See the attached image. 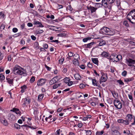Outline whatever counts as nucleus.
<instances>
[{
	"label": "nucleus",
	"mask_w": 135,
	"mask_h": 135,
	"mask_svg": "<svg viewBox=\"0 0 135 135\" xmlns=\"http://www.w3.org/2000/svg\"><path fill=\"white\" fill-rule=\"evenodd\" d=\"M12 73L15 74L22 75L26 76L27 75L26 70L19 65H16L12 69Z\"/></svg>",
	"instance_id": "f257e3e1"
},
{
	"label": "nucleus",
	"mask_w": 135,
	"mask_h": 135,
	"mask_svg": "<svg viewBox=\"0 0 135 135\" xmlns=\"http://www.w3.org/2000/svg\"><path fill=\"white\" fill-rule=\"evenodd\" d=\"M100 30L103 33L109 36H113L115 33V31L107 27H103Z\"/></svg>",
	"instance_id": "f03ea898"
},
{
	"label": "nucleus",
	"mask_w": 135,
	"mask_h": 135,
	"mask_svg": "<svg viewBox=\"0 0 135 135\" xmlns=\"http://www.w3.org/2000/svg\"><path fill=\"white\" fill-rule=\"evenodd\" d=\"M128 16H131L132 18L131 22L133 24H135V8L132 9L128 14Z\"/></svg>",
	"instance_id": "7ed1b4c3"
},
{
	"label": "nucleus",
	"mask_w": 135,
	"mask_h": 135,
	"mask_svg": "<svg viewBox=\"0 0 135 135\" xmlns=\"http://www.w3.org/2000/svg\"><path fill=\"white\" fill-rule=\"evenodd\" d=\"M113 103L114 105L117 109H120L121 108L122 104L118 100H114Z\"/></svg>",
	"instance_id": "20e7f679"
},
{
	"label": "nucleus",
	"mask_w": 135,
	"mask_h": 135,
	"mask_svg": "<svg viewBox=\"0 0 135 135\" xmlns=\"http://www.w3.org/2000/svg\"><path fill=\"white\" fill-rule=\"evenodd\" d=\"M126 63L130 66H133L132 64H134L135 63V60L131 58L126 59Z\"/></svg>",
	"instance_id": "39448f33"
},
{
	"label": "nucleus",
	"mask_w": 135,
	"mask_h": 135,
	"mask_svg": "<svg viewBox=\"0 0 135 135\" xmlns=\"http://www.w3.org/2000/svg\"><path fill=\"white\" fill-rule=\"evenodd\" d=\"M47 80L45 79H40L38 80L37 85L38 86H42L46 83Z\"/></svg>",
	"instance_id": "423d86ee"
},
{
	"label": "nucleus",
	"mask_w": 135,
	"mask_h": 135,
	"mask_svg": "<svg viewBox=\"0 0 135 135\" xmlns=\"http://www.w3.org/2000/svg\"><path fill=\"white\" fill-rule=\"evenodd\" d=\"M106 0H102V3L103 4V6L105 8H108L109 9H111L112 5H109L107 2L106 1ZM107 2H108V0H106Z\"/></svg>",
	"instance_id": "0eeeda50"
},
{
	"label": "nucleus",
	"mask_w": 135,
	"mask_h": 135,
	"mask_svg": "<svg viewBox=\"0 0 135 135\" xmlns=\"http://www.w3.org/2000/svg\"><path fill=\"white\" fill-rule=\"evenodd\" d=\"M118 122L119 123H122L126 125H128L129 123V122L126 119L125 120L122 119H120L118 120Z\"/></svg>",
	"instance_id": "6e6552de"
},
{
	"label": "nucleus",
	"mask_w": 135,
	"mask_h": 135,
	"mask_svg": "<svg viewBox=\"0 0 135 135\" xmlns=\"http://www.w3.org/2000/svg\"><path fill=\"white\" fill-rule=\"evenodd\" d=\"M101 74L102 76L101 78V80L104 82L106 81L107 79V74H105L103 72H101Z\"/></svg>",
	"instance_id": "1a4fd4ad"
},
{
	"label": "nucleus",
	"mask_w": 135,
	"mask_h": 135,
	"mask_svg": "<svg viewBox=\"0 0 135 135\" xmlns=\"http://www.w3.org/2000/svg\"><path fill=\"white\" fill-rule=\"evenodd\" d=\"M87 8L88 10L91 11V13L95 12L97 9V8H95L91 6H87Z\"/></svg>",
	"instance_id": "9d476101"
},
{
	"label": "nucleus",
	"mask_w": 135,
	"mask_h": 135,
	"mask_svg": "<svg viewBox=\"0 0 135 135\" xmlns=\"http://www.w3.org/2000/svg\"><path fill=\"white\" fill-rule=\"evenodd\" d=\"M6 79L7 82L9 84L10 86L13 85V81L14 79H10L9 78L6 77Z\"/></svg>",
	"instance_id": "9b49d317"
},
{
	"label": "nucleus",
	"mask_w": 135,
	"mask_h": 135,
	"mask_svg": "<svg viewBox=\"0 0 135 135\" xmlns=\"http://www.w3.org/2000/svg\"><path fill=\"white\" fill-rule=\"evenodd\" d=\"M92 79V84L94 86H98L99 88L100 87V85L98 83V81H97V80L95 79Z\"/></svg>",
	"instance_id": "f8f14e48"
},
{
	"label": "nucleus",
	"mask_w": 135,
	"mask_h": 135,
	"mask_svg": "<svg viewBox=\"0 0 135 135\" xmlns=\"http://www.w3.org/2000/svg\"><path fill=\"white\" fill-rule=\"evenodd\" d=\"M98 42H99V44L97 45L98 46H103L106 44L105 41L102 39H100Z\"/></svg>",
	"instance_id": "ddd939ff"
},
{
	"label": "nucleus",
	"mask_w": 135,
	"mask_h": 135,
	"mask_svg": "<svg viewBox=\"0 0 135 135\" xmlns=\"http://www.w3.org/2000/svg\"><path fill=\"white\" fill-rule=\"evenodd\" d=\"M10 111L15 112L17 114H19L20 115H21V112L18 109L13 108Z\"/></svg>",
	"instance_id": "4468645a"
},
{
	"label": "nucleus",
	"mask_w": 135,
	"mask_h": 135,
	"mask_svg": "<svg viewBox=\"0 0 135 135\" xmlns=\"http://www.w3.org/2000/svg\"><path fill=\"white\" fill-rule=\"evenodd\" d=\"M111 133L112 135H121L120 132L116 130H112Z\"/></svg>",
	"instance_id": "2eb2a0df"
},
{
	"label": "nucleus",
	"mask_w": 135,
	"mask_h": 135,
	"mask_svg": "<svg viewBox=\"0 0 135 135\" xmlns=\"http://www.w3.org/2000/svg\"><path fill=\"white\" fill-rule=\"evenodd\" d=\"M74 58L75 60L77 61V63L78 65L79 64L78 62V60L80 59V56L78 54H75L73 55Z\"/></svg>",
	"instance_id": "dca6fc26"
},
{
	"label": "nucleus",
	"mask_w": 135,
	"mask_h": 135,
	"mask_svg": "<svg viewBox=\"0 0 135 135\" xmlns=\"http://www.w3.org/2000/svg\"><path fill=\"white\" fill-rule=\"evenodd\" d=\"M134 77L132 78H125L124 79V81L126 83H128L130 81H133L134 79Z\"/></svg>",
	"instance_id": "f3484780"
},
{
	"label": "nucleus",
	"mask_w": 135,
	"mask_h": 135,
	"mask_svg": "<svg viewBox=\"0 0 135 135\" xmlns=\"http://www.w3.org/2000/svg\"><path fill=\"white\" fill-rule=\"evenodd\" d=\"M126 118V119L129 122L133 118V115L131 114H128L127 115Z\"/></svg>",
	"instance_id": "a211bd4d"
},
{
	"label": "nucleus",
	"mask_w": 135,
	"mask_h": 135,
	"mask_svg": "<svg viewBox=\"0 0 135 135\" xmlns=\"http://www.w3.org/2000/svg\"><path fill=\"white\" fill-rule=\"evenodd\" d=\"M59 80V79L56 80L54 78H53L50 81L49 83L50 85H52L54 83H56L58 82V81Z\"/></svg>",
	"instance_id": "6ab92c4d"
},
{
	"label": "nucleus",
	"mask_w": 135,
	"mask_h": 135,
	"mask_svg": "<svg viewBox=\"0 0 135 135\" xmlns=\"http://www.w3.org/2000/svg\"><path fill=\"white\" fill-rule=\"evenodd\" d=\"M8 117H9V119H11L14 120L15 119L16 117L15 115L12 113L9 114L8 115Z\"/></svg>",
	"instance_id": "aec40b11"
},
{
	"label": "nucleus",
	"mask_w": 135,
	"mask_h": 135,
	"mask_svg": "<svg viewBox=\"0 0 135 135\" xmlns=\"http://www.w3.org/2000/svg\"><path fill=\"white\" fill-rule=\"evenodd\" d=\"M91 59L92 62L93 63L98 65L99 61L97 58H92Z\"/></svg>",
	"instance_id": "412c9836"
},
{
	"label": "nucleus",
	"mask_w": 135,
	"mask_h": 135,
	"mask_svg": "<svg viewBox=\"0 0 135 135\" xmlns=\"http://www.w3.org/2000/svg\"><path fill=\"white\" fill-rule=\"evenodd\" d=\"M74 77L75 79L77 80H80L81 76L78 73L75 74L74 75Z\"/></svg>",
	"instance_id": "4be33fe9"
},
{
	"label": "nucleus",
	"mask_w": 135,
	"mask_h": 135,
	"mask_svg": "<svg viewBox=\"0 0 135 135\" xmlns=\"http://www.w3.org/2000/svg\"><path fill=\"white\" fill-rule=\"evenodd\" d=\"M111 92L114 98L117 99V98H118V96L117 93H116L115 91H111Z\"/></svg>",
	"instance_id": "5701e85b"
},
{
	"label": "nucleus",
	"mask_w": 135,
	"mask_h": 135,
	"mask_svg": "<svg viewBox=\"0 0 135 135\" xmlns=\"http://www.w3.org/2000/svg\"><path fill=\"white\" fill-rule=\"evenodd\" d=\"M101 55L103 57H107L109 56V54L105 51L103 52Z\"/></svg>",
	"instance_id": "b1692460"
},
{
	"label": "nucleus",
	"mask_w": 135,
	"mask_h": 135,
	"mask_svg": "<svg viewBox=\"0 0 135 135\" xmlns=\"http://www.w3.org/2000/svg\"><path fill=\"white\" fill-rule=\"evenodd\" d=\"M27 88V87L25 85H24L21 87V93H23L26 91V90Z\"/></svg>",
	"instance_id": "393cba45"
},
{
	"label": "nucleus",
	"mask_w": 135,
	"mask_h": 135,
	"mask_svg": "<svg viewBox=\"0 0 135 135\" xmlns=\"http://www.w3.org/2000/svg\"><path fill=\"white\" fill-rule=\"evenodd\" d=\"M1 122L5 126H7L8 125L7 121L4 119L1 120Z\"/></svg>",
	"instance_id": "a878e982"
},
{
	"label": "nucleus",
	"mask_w": 135,
	"mask_h": 135,
	"mask_svg": "<svg viewBox=\"0 0 135 135\" xmlns=\"http://www.w3.org/2000/svg\"><path fill=\"white\" fill-rule=\"evenodd\" d=\"M24 102L26 104L27 106V105L29 104L30 102V99L28 97L25 98L24 99Z\"/></svg>",
	"instance_id": "bb28decb"
},
{
	"label": "nucleus",
	"mask_w": 135,
	"mask_h": 135,
	"mask_svg": "<svg viewBox=\"0 0 135 135\" xmlns=\"http://www.w3.org/2000/svg\"><path fill=\"white\" fill-rule=\"evenodd\" d=\"M44 97V94H41L38 95V101L40 102L42 100Z\"/></svg>",
	"instance_id": "cd10ccee"
},
{
	"label": "nucleus",
	"mask_w": 135,
	"mask_h": 135,
	"mask_svg": "<svg viewBox=\"0 0 135 135\" xmlns=\"http://www.w3.org/2000/svg\"><path fill=\"white\" fill-rule=\"evenodd\" d=\"M94 43V42H92L87 44V46H86V48H90L93 45Z\"/></svg>",
	"instance_id": "c85d7f7f"
},
{
	"label": "nucleus",
	"mask_w": 135,
	"mask_h": 135,
	"mask_svg": "<svg viewBox=\"0 0 135 135\" xmlns=\"http://www.w3.org/2000/svg\"><path fill=\"white\" fill-rule=\"evenodd\" d=\"M104 133V132L103 130L101 131H97L96 133V135H102Z\"/></svg>",
	"instance_id": "c756f323"
},
{
	"label": "nucleus",
	"mask_w": 135,
	"mask_h": 135,
	"mask_svg": "<svg viewBox=\"0 0 135 135\" xmlns=\"http://www.w3.org/2000/svg\"><path fill=\"white\" fill-rule=\"evenodd\" d=\"M95 4V6L98 8L102 7L103 6V4L102 3H96Z\"/></svg>",
	"instance_id": "7c9ffc66"
},
{
	"label": "nucleus",
	"mask_w": 135,
	"mask_h": 135,
	"mask_svg": "<svg viewBox=\"0 0 135 135\" xmlns=\"http://www.w3.org/2000/svg\"><path fill=\"white\" fill-rule=\"evenodd\" d=\"M123 24L127 27H129V24L128 23V21L127 20H125L124 21Z\"/></svg>",
	"instance_id": "2f4dec72"
},
{
	"label": "nucleus",
	"mask_w": 135,
	"mask_h": 135,
	"mask_svg": "<svg viewBox=\"0 0 135 135\" xmlns=\"http://www.w3.org/2000/svg\"><path fill=\"white\" fill-rule=\"evenodd\" d=\"M91 39V37H88L84 38L83 39V41L84 42H86L88 40H90Z\"/></svg>",
	"instance_id": "473e14b6"
},
{
	"label": "nucleus",
	"mask_w": 135,
	"mask_h": 135,
	"mask_svg": "<svg viewBox=\"0 0 135 135\" xmlns=\"http://www.w3.org/2000/svg\"><path fill=\"white\" fill-rule=\"evenodd\" d=\"M5 79V77L3 74H1L0 75V80L2 82Z\"/></svg>",
	"instance_id": "72a5a7b5"
},
{
	"label": "nucleus",
	"mask_w": 135,
	"mask_h": 135,
	"mask_svg": "<svg viewBox=\"0 0 135 135\" xmlns=\"http://www.w3.org/2000/svg\"><path fill=\"white\" fill-rule=\"evenodd\" d=\"M15 128L17 129H19L20 128V126L18 124L15 123L14 124Z\"/></svg>",
	"instance_id": "f704fd0d"
},
{
	"label": "nucleus",
	"mask_w": 135,
	"mask_h": 135,
	"mask_svg": "<svg viewBox=\"0 0 135 135\" xmlns=\"http://www.w3.org/2000/svg\"><path fill=\"white\" fill-rule=\"evenodd\" d=\"M86 131V135H91V130H85Z\"/></svg>",
	"instance_id": "c9c22d12"
},
{
	"label": "nucleus",
	"mask_w": 135,
	"mask_h": 135,
	"mask_svg": "<svg viewBox=\"0 0 135 135\" xmlns=\"http://www.w3.org/2000/svg\"><path fill=\"white\" fill-rule=\"evenodd\" d=\"M66 34L63 33H59L58 35V36H60V37H65L66 36Z\"/></svg>",
	"instance_id": "e433bc0d"
},
{
	"label": "nucleus",
	"mask_w": 135,
	"mask_h": 135,
	"mask_svg": "<svg viewBox=\"0 0 135 135\" xmlns=\"http://www.w3.org/2000/svg\"><path fill=\"white\" fill-rule=\"evenodd\" d=\"M116 59H117V60H118L117 61H119L120 60H121L122 59V56H121V55H117L116 56Z\"/></svg>",
	"instance_id": "4c0bfd02"
},
{
	"label": "nucleus",
	"mask_w": 135,
	"mask_h": 135,
	"mask_svg": "<svg viewBox=\"0 0 135 135\" xmlns=\"http://www.w3.org/2000/svg\"><path fill=\"white\" fill-rule=\"evenodd\" d=\"M5 26V25L4 24H2L0 27V30L2 31L3 30H4Z\"/></svg>",
	"instance_id": "58836bf2"
},
{
	"label": "nucleus",
	"mask_w": 135,
	"mask_h": 135,
	"mask_svg": "<svg viewBox=\"0 0 135 135\" xmlns=\"http://www.w3.org/2000/svg\"><path fill=\"white\" fill-rule=\"evenodd\" d=\"M35 76H32L30 80V82L31 83L33 82L35 80Z\"/></svg>",
	"instance_id": "ea45409f"
},
{
	"label": "nucleus",
	"mask_w": 135,
	"mask_h": 135,
	"mask_svg": "<svg viewBox=\"0 0 135 135\" xmlns=\"http://www.w3.org/2000/svg\"><path fill=\"white\" fill-rule=\"evenodd\" d=\"M117 82L120 85H123L124 84V83L121 80H117Z\"/></svg>",
	"instance_id": "a19ab883"
},
{
	"label": "nucleus",
	"mask_w": 135,
	"mask_h": 135,
	"mask_svg": "<svg viewBox=\"0 0 135 135\" xmlns=\"http://www.w3.org/2000/svg\"><path fill=\"white\" fill-rule=\"evenodd\" d=\"M115 0H108L109 5H112L115 1Z\"/></svg>",
	"instance_id": "79ce46f5"
},
{
	"label": "nucleus",
	"mask_w": 135,
	"mask_h": 135,
	"mask_svg": "<svg viewBox=\"0 0 135 135\" xmlns=\"http://www.w3.org/2000/svg\"><path fill=\"white\" fill-rule=\"evenodd\" d=\"M65 83L66 84L68 83V86H70L73 84V82L72 81H69V82H65Z\"/></svg>",
	"instance_id": "37998d69"
},
{
	"label": "nucleus",
	"mask_w": 135,
	"mask_h": 135,
	"mask_svg": "<svg viewBox=\"0 0 135 135\" xmlns=\"http://www.w3.org/2000/svg\"><path fill=\"white\" fill-rule=\"evenodd\" d=\"M111 56H110L109 57H107V58L109 59L110 60L112 61L113 62L115 61L116 62H117V61H116L115 60H114L113 58H112L111 57Z\"/></svg>",
	"instance_id": "c03bdc74"
},
{
	"label": "nucleus",
	"mask_w": 135,
	"mask_h": 135,
	"mask_svg": "<svg viewBox=\"0 0 135 135\" xmlns=\"http://www.w3.org/2000/svg\"><path fill=\"white\" fill-rule=\"evenodd\" d=\"M35 48L37 49H39V44L38 42H36L35 43Z\"/></svg>",
	"instance_id": "a18cd8bd"
},
{
	"label": "nucleus",
	"mask_w": 135,
	"mask_h": 135,
	"mask_svg": "<svg viewBox=\"0 0 135 135\" xmlns=\"http://www.w3.org/2000/svg\"><path fill=\"white\" fill-rule=\"evenodd\" d=\"M62 132V130H60V129H58L56 132H55V134H56L59 135L60 134V133Z\"/></svg>",
	"instance_id": "49530a36"
},
{
	"label": "nucleus",
	"mask_w": 135,
	"mask_h": 135,
	"mask_svg": "<svg viewBox=\"0 0 135 135\" xmlns=\"http://www.w3.org/2000/svg\"><path fill=\"white\" fill-rule=\"evenodd\" d=\"M87 65L89 68H92L93 67L92 64L91 63H90V62L88 63Z\"/></svg>",
	"instance_id": "de8ad7c7"
},
{
	"label": "nucleus",
	"mask_w": 135,
	"mask_h": 135,
	"mask_svg": "<svg viewBox=\"0 0 135 135\" xmlns=\"http://www.w3.org/2000/svg\"><path fill=\"white\" fill-rule=\"evenodd\" d=\"M127 74V72L126 71H124L122 73V76H125Z\"/></svg>",
	"instance_id": "09e8293b"
},
{
	"label": "nucleus",
	"mask_w": 135,
	"mask_h": 135,
	"mask_svg": "<svg viewBox=\"0 0 135 135\" xmlns=\"http://www.w3.org/2000/svg\"><path fill=\"white\" fill-rule=\"evenodd\" d=\"M67 9L70 11H72L73 9L71 5H69L67 7Z\"/></svg>",
	"instance_id": "8fccbe9b"
},
{
	"label": "nucleus",
	"mask_w": 135,
	"mask_h": 135,
	"mask_svg": "<svg viewBox=\"0 0 135 135\" xmlns=\"http://www.w3.org/2000/svg\"><path fill=\"white\" fill-rule=\"evenodd\" d=\"M64 80L65 82H69L70 80V79L68 78H66Z\"/></svg>",
	"instance_id": "3c124183"
},
{
	"label": "nucleus",
	"mask_w": 135,
	"mask_h": 135,
	"mask_svg": "<svg viewBox=\"0 0 135 135\" xmlns=\"http://www.w3.org/2000/svg\"><path fill=\"white\" fill-rule=\"evenodd\" d=\"M45 68H46L47 70L48 71H50L51 69V68H50L49 67L47 66L46 64H45Z\"/></svg>",
	"instance_id": "603ef678"
},
{
	"label": "nucleus",
	"mask_w": 135,
	"mask_h": 135,
	"mask_svg": "<svg viewBox=\"0 0 135 135\" xmlns=\"http://www.w3.org/2000/svg\"><path fill=\"white\" fill-rule=\"evenodd\" d=\"M43 46L44 48L45 49H47L48 47V45L46 44H44Z\"/></svg>",
	"instance_id": "864d4df0"
},
{
	"label": "nucleus",
	"mask_w": 135,
	"mask_h": 135,
	"mask_svg": "<svg viewBox=\"0 0 135 135\" xmlns=\"http://www.w3.org/2000/svg\"><path fill=\"white\" fill-rule=\"evenodd\" d=\"M18 29L16 28H14L12 29V31L14 33H16L18 31Z\"/></svg>",
	"instance_id": "5fc2aeb1"
},
{
	"label": "nucleus",
	"mask_w": 135,
	"mask_h": 135,
	"mask_svg": "<svg viewBox=\"0 0 135 135\" xmlns=\"http://www.w3.org/2000/svg\"><path fill=\"white\" fill-rule=\"evenodd\" d=\"M123 133H126L128 134H129L130 133V131L129 130H127L126 131H123Z\"/></svg>",
	"instance_id": "6e6d98bb"
},
{
	"label": "nucleus",
	"mask_w": 135,
	"mask_h": 135,
	"mask_svg": "<svg viewBox=\"0 0 135 135\" xmlns=\"http://www.w3.org/2000/svg\"><path fill=\"white\" fill-rule=\"evenodd\" d=\"M68 55L70 57H71L73 56V52H69L68 53Z\"/></svg>",
	"instance_id": "4d7b16f0"
},
{
	"label": "nucleus",
	"mask_w": 135,
	"mask_h": 135,
	"mask_svg": "<svg viewBox=\"0 0 135 135\" xmlns=\"http://www.w3.org/2000/svg\"><path fill=\"white\" fill-rule=\"evenodd\" d=\"M0 16L1 17H2V18H4V15L3 12H0Z\"/></svg>",
	"instance_id": "13d9d810"
},
{
	"label": "nucleus",
	"mask_w": 135,
	"mask_h": 135,
	"mask_svg": "<svg viewBox=\"0 0 135 135\" xmlns=\"http://www.w3.org/2000/svg\"><path fill=\"white\" fill-rule=\"evenodd\" d=\"M85 86V85L83 84H80L79 87L80 88H83Z\"/></svg>",
	"instance_id": "bf43d9fd"
},
{
	"label": "nucleus",
	"mask_w": 135,
	"mask_h": 135,
	"mask_svg": "<svg viewBox=\"0 0 135 135\" xmlns=\"http://www.w3.org/2000/svg\"><path fill=\"white\" fill-rule=\"evenodd\" d=\"M48 28H49L50 29L54 31L55 30L53 28L55 27L54 26H48Z\"/></svg>",
	"instance_id": "052dcab7"
},
{
	"label": "nucleus",
	"mask_w": 135,
	"mask_h": 135,
	"mask_svg": "<svg viewBox=\"0 0 135 135\" xmlns=\"http://www.w3.org/2000/svg\"><path fill=\"white\" fill-rule=\"evenodd\" d=\"M3 56V54H2L1 52H0V60L2 59Z\"/></svg>",
	"instance_id": "680f3d73"
},
{
	"label": "nucleus",
	"mask_w": 135,
	"mask_h": 135,
	"mask_svg": "<svg viewBox=\"0 0 135 135\" xmlns=\"http://www.w3.org/2000/svg\"><path fill=\"white\" fill-rule=\"evenodd\" d=\"M31 39L33 40H35L36 39V37L33 35H32L31 36Z\"/></svg>",
	"instance_id": "e2e57ef3"
},
{
	"label": "nucleus",
	"mask_w": 135,
	"mask_h": 135,
	"mask_svg": "<svg viewBox=\"0 0 135 135\" xmlns=\"http://www.w3.org/2000/svg\"><path fill=\"white\" fill-rule=\"evenodd\" d=\"M8 60L9 61L11 60V55H9L8 56Z\"/></svg>",
	"instance_id": "0e129e2a"
},
{
	"label": "nucleus",
	"mask_w": 135,
	"mask_h": 135,
	"mask_svg": "<svg viewBox=\"0 0 135 135\" xmlns=\"http://www.w3.org/2000/svg\"><path fill=\"white\" fill-rule=\"evenodd\" d=\"M51 42H55L57 44L59 42V41L57 40H53L51 41Z\"/></svg>",
	"instance_id": "69168bd1"
},
{
	"label": "nucleus",
	"mask_w": 135,
	"mask_h": 135,
	"mask_svg": "<svg viewBox=\"0 0 135 135\" xmlns=\"http://www.w3.org/2000/svg\"><path fill=\"white\" fill-rule=\"evenodd\" d=\"M80 68L82 69H84L85 68V66L83 65H82L80 66Z\"/></svg>",
	"instance_id": "338daca9"
},
{
	"label": "nucleus",
	"mask_w": 135,
	"mask_h": 135,
	"mask_svg": "<svg viewBox=\"0 0 135 135\" xmlns=\"http://www.w3.org/2000/svg\"><path fill=\"white\" fill-rule=\"evenodd\" d=\"M20 44L22 45H24L25 44V41L23 40V39H22L21 41Z\"/></svg>",
	"instance_id": "774afa93"
}]
</instances>
